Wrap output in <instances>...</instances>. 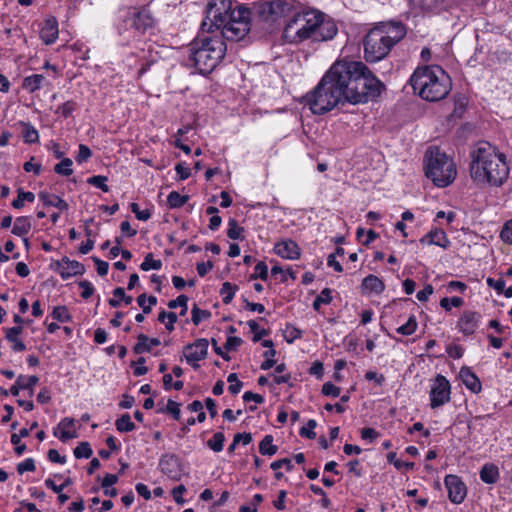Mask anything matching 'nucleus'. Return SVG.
<instances>
[{"instance_id": "obj_36", "label": "nucleus", "mask_w": 512, "mask_h": 512, "mask_svg": "<svg viewBox=\"0 0 512 512\" xmlns=\"http://www.w3.org/2000/svg\"><path fill=\"white\" fill-rule=\"evenodd\" d=\"M35 196L32 192H24L21 189L18 191V197L12 202V206L16 209H20L24 206V202H33Z\"/></svg>"}, {"instance_id": "obj_49", "label": "nucleus", "mask_w": 512, "mask_h": 512, "mask_svg": "<svg viewBox=\"0 0 512 512\" xmlns=\"http://www.w3.org/2000/svg\"><path fill=\"white\" fill-rule=\"evenodd\" d=\"M387 459L390 463H393L394 466L397 468V469H402V468H405V469H412L414 467V463L412 462H404L402 460H398L396 458V453L395 452H390L388 455H387Z\"/></svg>"}, {"instance_id": "obj_40", "label": "nucleus", "mask_w": 512, "mask_h": 512, "mask_svg": "<svg viewBox=\"0 0 512 512\" xmlns=\"http://www.w3.org/2000/svg\"><path fill=\"white\" fill-rule=\"evenodd\" d=\"M211 316V312L208 310H201L197 307V305H194L191 311V320L194 325H199V323L203 319H208Z\"/></svg>"}, {"instance_id": "obj_30", "label": "nucleus", "mask_w": 512, "mask_h": 512, "mask_svg": "<svg viewBox=\"0 0 512 512\" xmlns=\"http://www.w3.org/2000/svg\"><path fill=\"white\" fill-rule=\"evenodd\" d=\"M236 290H237V286L233 285L230 282H224L222 284L220 294H221L222 300L225 304H229L232 301Z\"/></svg>"}, {"instance_id": "obj_12", "label": "nucleus", "mask_w": 512, "mask_h": 512, "mask_svg": "<svg viewBox=\"0 0 512 512\" xmlns=\"http://www.w3.org/2000/svg\"><path fill=\"white\" fill-rule=\"evenodd\" d=\"M208 345L209 342L207 339L200 338L183 348L186 361L191 364L194 369H198L200 367L198 362L206 358Z\"/></svg>"}, {"instance_id": "obj_1", "label": "nucleus", "mask_w": 512, "mask_h": 512, "mask_svg": "<svg viewBox=\"0 0 512 512\" xmlns=\"http://www.w3.org/2000/svg\"><path fill=\"white\" fill-rule=\"evenodd\" d=\"M384 84L361 61L338 60L317 86L305 96L314 114L322 115L338 105L361 104L378 97Z\"/></svg>"}, {"instance_id": "obj_15", "label": "nucleus", "mask_w": 512, "mask_h": 512, "mask_svg": "<svg viewBox=\"0 0 512 512\" xmlns=\"http://www.w3.org/2000/svg\"><path fill=\"white\" fill-rule=\"evenodd\" d=\"M274 252L284 259L295 260L300 257V248L298 244L291 240H282L275 244Z\"/></svg>"}, {"instance_id": "obj_33", "label": "nucleus", "mask_w": 512, "mask_h": 512, "mask_svg": "<svg viewBox=\"0 0 512 512\" xmlns=\"http://www.w3.org/2000/svg\"><path fill=\"white\" fill-rule=\"evenodd\" d=\"M45 486L57 493L59 501L64 503V494L62 493L64 488V481L58 483L55 479L49 477L45 480Z\"/></svg>"}, {"instance_id": "obj_10", "label": "nucleus", "mask_w": 512, "mask_h": 512, "mask_svg": "<svg viewBox=\"0 0 512 512\" xmlns=\"http://www.w3.org/2000/svg\"><path fill=\"white\" fill-rule=\"evenodd\" d=\"M286 24L283 30V38L287 43L299 44L304 42L303 25L300 15V4H296L293 13L285 20Z\"/></svg>"}, {"instance_id": "obj_37", "label": "nucleus", "mask_w": 512, "mask_h": 512, "mask_svg": "<svg viewBox=\"0 0 512 512\" xmlns=\"http://www.w3.org/2000/svg\"><path fill=\"white\" fill-rule=\"evenodd\" d=\"M331 301H332L331 290L329 288H325L321 291V293L314 300L313 308L318 311L322 304H329Z\"/></svg>"}, {"instance_id": "obj_44", "label": "nucleus", "mask_w": 512, "mask_h": 512, "mask_svg": "<svg viewBox=\"0 0 512 512\" xmlns=\"http://www.w3.org/2000/svg\"><path fill=\"white\" fill-rule=\"evenodd\" d=\"M74 455L76 458H89L92 455V449L88 442H81L75 449Z\"/></svg>"}, {"instance_id": "obj_2", "label": "nucleus", "mask_w": 512, "mask_h": 512, "mask_svg": "<svg viewBox=\"0 0 512 512\" xmlns=\"http://www.w3.org/2000/svg\"><path fill=\"white\" fill-rule=\"evenodd\" d=\"M250 9L242 5L233 7L232 0H209L202 31H219L227 41L242 40L250 31Z\"/></svg>"}, {"instance_id": "obj_38", "label": "nucleus", "mask_w": 512, "mask_h": 512, "mask_svg": "<svg viewBox=\"0 0 512 512\" xmlns=\"http://www.w3.org/2000/svg\"><path fill=\"white\" fill-rule=\"evenodd\" d=\"M228 230H227V236L230 239L236 240V239H242V232L244 231L243 227H240L235 219H230L228 222Z\"/></svg>"}, {"instance_id": "obj_63", "label": "nucleus", "mask_w": 512, "mask_h": 512, "mask_svg": "<svg viewBox=\"0 0 512 512\" xmlns=\"http://www.w3.org/2000/svg\"><path fill=\"white\" fill-rule=\"evenodd\" d=\"M185 491H186V488L184 485H179L172 490V496L176 503L183 504L185 502V500L182 497V494Z\"/></svg>"}, {"instance_id": "obj_5", "label": "nucleus", "mask_w": 512, "mask_h": 512, "mask_svg": "<svg viewBox=\"0 0 512 512\" xmlns=\"http://www.w3.org/2000/svg\"><path fill=\"white\" fill-rule=\"evenodd\" d=\"M225 40L222 34L195 39L187 48L186 65L196 68L201 74L212 72L226 54Z\"/></svg>"}, {"instance_id": "obj_7", "label": "nucleus", "mask_w": 512, "mask_h": 512, "mask_svg": "<svg viewBox=\"0 0 512 512\" xmlns=\"http://www.w3.org/2000/svg\"><path fill=\"white\" fill-rule=\"evenodd\" d=\"M425 174L438 187L453 182L457 171L453 160L438 147H430L425 154Z\"/></svg>"}, {"instance_id": "obj_31", "label": "nucleus", "mask_w": 512, "mask_h": 512, "mask_svg": "<svg viewBox=\"0 0 512 512\" xmlns=\"http://www.w3.org/2000/svg\"><path fill=\"white\" fill-rule=\"evenodd\" d=\"M225 436L222 432H216L211 439L207 441V446L214 452L223 450Z\"/></svg>"}, {"instance_id": "obj_47", "label": "nucleus", "mask_w": 512, "mask_h": 512, "mask_svg": "<svg viewBox=\"0 0 512 512\" xmlns=\"http://www.w3.org/2000/svg\"><path fill=\"white\" fill-rule=\"evenodd\" d=\"M248 326L250 328V330L254 333V337H253V341L254 342H258L260 341L264 336H267L268 335V331L265 330V329H261L259 330V325L257 324L256 321L254 320H250L248 321Z\"/></svg>"}, {"instance_id": "obj_60", "label": "nucleus", "mask_w": 512, "mask_h": 512, "mask_svg": "<svg viewBox=\"0 0 512 512\" xmlns=\"http://www.w3.org/2000/svg\"><path fill=\"white\" fill-rule=\"evenodd\" d=\"M91 156V150L86 145H80L78 155L76 156V161L78 163H82L87 161Z\"/></svg>"}, {"instance_id": "obj_24", "label": "nucleus", "mask_w": 512, "mask_h": 512, "mask_svg": "<svg viewBox=\"0 0 512 512\" xmlns=\"http://www.w3.org/2000/svg\"><path fill=\"white\" fill-rule=\"evenodd\" d=\"M44 79V76L41 74H34L25 77L22 83V87L30 93L35 92L41 87V84L44 81Z\"/></svg>"}, {"instance_id": "obj_25", "label": "nucleus", "mask_w": 512, "mask_h": 512, "mask_svg": "<svg viewBox=\"0 0 512 512\" xmlns=\"http://www.w3.org/2000/svg\"><path fill=\"white\" fill-rule=\"evenodd\" d=\"M31 230V222L28 217H18L14 222L12 233L17 236H24Z\"/></svg>"}, {"instance_id": "obj_27", "label": "nucleus", "mask_w": 512, "mask_h": 512, "mask_svg": "<svg viewBox=\"0 0 512 512\" xmlns=\"http://www.w3.org/2000/svg\"><path fill=\"white\" fill-rule=\"evenodd\" d=\"M39 382V378L37 376H29L26 377L24 375L18 376V386L22 388V390H28L29 395H33V388Z\"/></svg>"}, {"instance_id": "obj_53", "label": "nucleus", "mask_w": 512, "mask_h": 512, "mask_svg": "<svg viewBox=\"0 0 512 512\" xmlns=\"http://www.w3.org/2000/svg\"><path fill=\"white\" fill-rule=\"evenodd\" d=\"M500 237L505 243L512 244V219L504 224Z\"/></svg>"}, {"instance_id": "obj_29", "label": "nucleus", "mask_w": 512, "mask_h": 512, "mask_svg": "<svg viewBox=\"0 0 512 512\" xmlns=\"http://www.w3.org/2000/svg\"><path fill=\"white\" fill-rule=\"evenodd\" d=\"M188 200H189L188 195H180L176 191L170 192L167 197V202L171 208L182 207Z\"/></svg>"}, {"instance_id": "obj_54", "label": "nucleus", "mask_w": 512, "mask_h": 512, "mask_svg": "<svg viewBox=\"0 0 512 512\" xmlns=\"http://www.w3.org/2000/svg\"><path fill=\"white\" fill-rule=\"evenodd\" d=\"M39 197L45 205L59 206L62 203V199L53 194L41 193Z\"/></svg>"}, {"instance_id": "obj_56", "label": "nucleus", "mask_w": 512, "mask_h": 512, "mask_svg": "<svg viewBox=\"0 0 512 512\" xmlns=\"http://www.w3.org/2000/svg\"><path fill=\"white\" fill-rule=\"evenodd\" d=\"M254 270L255 274L252 276V278L259 277L262 280H266L268 278V268L264 262L257 263Z\"/></svg>"}, {"instance_id": "obj_16", "label": "nucleus", "mask_w": 512, "mask_h": 512, "mask_svg": "<svg viewBox=\"0 0 512 512\" xmlns=\"http://www.w3.org/2000/svg\"><path fill=\"white\" fill-rule=\"evenodd\" d=\"M58 24L54 17L47 18L41 29H40V38L43 40L45 44L53 43L58 37Z\"/></svg>"}, {"instance_id": "obj_21", "label": "nucleus", "mask_w": 512, "mask_h": 512, "mask_svg": "<svg viewBox=\"0 0 512 512\" xmlns=\"http://www.w3.org/2000/svg\"><path fill=\"white\" fill-rule=\"evenodd\" d=\"M499 477V469L493 463L485 464L480 470V479L486 484H495Z\"/></svg>"}, {"instance_id": "obj_42", "label": "nucleus", "mask_w": 512, "mask_h": 512, "mask_svg": "<svg viewBox=\"0 0 512 512\" xmlns=\"http://www.w3.org/2000/svg\"><path fill=\"white\" fill-rule=\"evenodd\" d=\"M107 180H108V178L106 176L96 175V176H92V177L88 178L87 182L89 184L101 189L103 192H108L109 187L106 184Z\"/></svg>"}, {"instance_id": "obj_64", "label": "nucleus", "mask_w": 512, "mask_h": 512, "mask_svg": "<svg viewBox=\"0 0 512 512\" xmlns=\"http://www.w3.org/2000/svg\"><path fill=\"white\" fill-rule=\"evenodd\" d=\"M467 289V285L461 281H451L447 284L448 292L459 291L463 293Z\"/></svg>"}, {"instance_id": "obj_35", "label": "nucleus", "mask_w": 512, "mask_h": 512, "mask_svg": "<svg viewBox=\"0 0 512 512\" xmlns=\"http://www.w3.org/2000/svg\"><path fill=\"white\" fill-rule=\"evenodd\" d=\"M161 267H162L161 260L153 259V254L152 253H148L145 256L144 261L140 265V268L143 271H148L150 269L159 270V269H161Z\"/></svg>"}, {"instance_id": "obj_41", "label": "nucleus", "mask_w": 512, "mask_h": 512, "mask_svg": "<svg viewBox=\"0 0 512 512\" xmlns=\"http://www.w3.org/2000/svg\"><path fill=\"white\" fill-rule=\"evenodd\" d=\"M228 383H230L228 390L231 394L236 395L242 389L243 383L238 379L236 373H231L227 377Z\"/></svg>"}, {"instance_id": "obj_59", "label": "nucleus", "mask_w": 512, "mask_h": 512, "mask_svg": "<svg viewBox=\"0 0 512 512\" xmlns=\"http://www.w3.org/2000/svg\"><path fill=\"white\" fill-rule=\"evenodd\" d=\"M486 282L489 287L495 289L498 293H502L506 285L505 281L502 278H487Z\"/></svg>"}, {"instance_id": "obj_13", "label": "nucleus", "mask_w": 512, "mask_h": 512, "mask_svg": "<svg viewBox=\"0 0 512 512\" xmlns=\"http://www.w3.org/2000/svg\"><path fill=\"white\" fill-rule=\"evenodd\" d=\"M448 491V498L454 504H460L464 501L467 488L460 477L456 475H447L444 479Z\"/></svg>"}, {"instance_id": "obj_28", "label": "nucleus", "mask_w": 512, "mask_h": 512, "mask_svg": "<svg viewBox=\"0 0 512 512\" xmlns=\"http://www.w3.org/2000/svg\"><path fill=\"white\" fill-rule=\"evenodd\" d=\"M115 426L119 432H131L135 429V424L131 421V417L128 413L118 418L115 422Z\"/></svg>"}, {"instance_id": "obj_39", "label": "nucleus", "mask_w": 512, "mask_h": 512, "mask_svg": "<svg viewBox=\"0 0 512 512\" xmlns=\"http://www.w3.org/2000/svg\"><path fill=\"white\" fill-rule=\"evenodd\" d=\"M417 321L414 315L410 316L408 321L397 328V332L402 335H411L416 331Z\"/></svg>"}, {"instance_id": "obj_34", "label": "nucleus", "mask_w": 512, "mask_h": 512, "mask_svg": "<svg viewBox=\"0 0 512 512\" xmlns=\"http://www.w3.org/2000/svg\"><path fill=\"white\" fill-rule=\"evenodd\" d=\"M188 297L186 295H180L174 300H170L168 302V307L170 309H176L177 306L181 307L180 316H185L188 310L187 306Z\"/></svg>"}, {"instance_id": "obj_8", "label": "nucleus", "mask_w": 512, "mask_h": 512, "mask_svg": "<svg viewBox=\"0 0 512 512\" xmlns=\"http://www.w3.org/2000/svg\"><path fill=\"white\" fill-rule=\"evenodd\" d=\"M300 15L304 31V41L312 40L320 42L331 40L338 32L335 22L330 19H325V15L319 11L300 10Z\"/></svg>"}, {"instance_id": "obj_43", "label": "nucleus", "mask_w": 512, "mask_h": 512, "mask_svg": "<svg viewBox=\"0 0 512 512\" xmlns=\"http://www.w3.org/2000/svg\"><path fill=\"white\" fill-rule=\"evenodd\" d=\"M84 266L77 261L66 260V276L83 274Z\"/></svg>"}, {"instance_id": "obj_57", "label": "nucleus", "mask_w": 512, "mask_h": 512, "mask_svg": "<svg viewBox=\"0 0 512 512\" xmlns=\"http://www.w3.org/2000/svg\"><path fill=\"white\" fill-rule=\"evenodd\" d=\"M35 469V463L32 458H28L17 465V471L19 474H23L26 471H34Z\"/></svg>"}, {"instance_id": "obj_58", "label": "nucleus", "mask_w": 512, "mask_h": 512, "mask_svg": "<svg viewBox=\"0 0 512 512\" xmlns=\"http://www.w3.org/2000/svg\"><path fill=\"white\" fill-rule=\"evenodd\" d=\"M282 467H285L288 471H290L293 469V464L289 458H283L271 463V468L275 471Z\"/></svg>"}, {"instance_id": "obj_19", "label": "nucleus", "mask_w": 512, "mask_h": 512, "mask_svg": "<svg viewBox=\"0 0 512 512\" xmlns=\"http://www.w3.org/2000/svg\"><path fill=\"white\" fill-rule=\"evenodd\" d=\"M421 243H428L431 245H437L440 247H446L448 244V239L446 237L445 232L442 229H435L430 231L427 235H425L421 240Z\"/></svg>"}, {"instance_id": "obj_32", "label": "nucleus", "mask_w": 512, "mask_h": 512, "mask_svg": "<svg viewBox=\"0 0 512 512\" xmlns=\"http://www.w3.org/2000/svg\"><path fill=\"white\" fill-rule=\"evenodd\" d=\"M22 136L27 143H35L38 141L37 130L28 123H22Z\"/></svg>"}, {"instance_id": "obj_23", "label": "nucleus", "mask_w": 512, "mask_h": 512, "mask_svg": "<svg viewBox=\"0 0 512 512\" xmlns=\"http://www.w3.org/2000/svg\"><path fill=\"white\" fill-rule=\"evenodd\" d=\"M362 287L368 292L380 294L384 291L383 281L375 275H368L362 281Z\"/></svg>"}, {"instance_id": "obj_18", "label": "nucleus", "mask_w": 512, "mask_h": 512, "mask_svg": "<svg viewBox=\"0 0 512 512\" xmlns=\"http://www.w3.org/2000/svg\"><path fill=\"white\" fill-rule=\"evenodd\" d=\"M463 384L473 393H479L482 389L479 378L468 367L461 368L459 372Z\"/></svg>"}, {"instance_id": "obj_48", "label": "nucleus", "mask_w": 512, "mask_h": 512, "mask_svg": "<svg viewBox=\"0 0 512 512\" xmlns=\"http://www.w3.org/2000/svg\"><path fill=\"white\" fill-rule=\"evenodd\" d=\"M463 305V299L460 297H452V298H442L440 301V306L445 310L449 311L451 306L460 307Z\"/></svg>"}, {"instance_id": "obj_6", "label": "nucleus", "mask_w": 512, "mask_h": 512, "mask_svg": "<svg viewBox=\"0 0 512 512\" xmlns=\"http://www.w3.org/2000/svg\"><path fill=\"white\" fill-rule=\"evenodd\" d=\"M409 82L413 91L429 102L444 99L452 87L450 76L438 65L418 67Z\"/></svg>"}, {"instance_id": "obj_17", "label": "nucleus", "mask_w": 512, "mask_h": 512, "mask_svg": "<svg viewBox=\"0 0 512 512\" xmlns=\"http://www.w3.org/2000/svg\"><path fill=\"white\" fill-rule=\"evenodd\" d=\"M477 324V314L473 311H465L458 321V328L465 335H471L475 332Z\"/></svg>"}, {"instance_id": "obj_11", "label": "nucleus", "mask_w": 512, "mask_h": 512, "mask_svg": "<svg viewBox=\"0 0 512 512\" xmlns=\"http://www.w3.org/2000/svg\"><path fill=\"white\" fill-rule=\"evenodd\" d=\"M451 386L445 376L438 374L430 389V406L432 409L443 406L450 401Z\"/></svg>"}, {"instance_id": "obj_61", "label": "nucleus", "mask_w": 512, "mask_h": 512, "mask_svg": "<svg viewBox=\"0 0 512 512\" xmlns=\"http://www.w3.org/2000/svg\"><path fill=\"white\" fill-rule=\"evenodd\" d=\"M433 287L430 284H427L424 289L417 292L416 298L420 302H425L428 300L429 296L433 294Z\"/></svg>"}, {"instance_id": "obj_46", "label": "nucleus", "mask_w": 512, "mask_h": 512, "mask_svg": "<svg viewBox=\"0 0 512 512\" xmlns=\"http://www.w3.org/2000/svg\"><path fill=\"white\" fill-rule=\"evenodd\" d=\"M241 438H244V445H248L252 441L250 433H237L234 435L232 444L228 447V452L233 453L236 445L240 443Z\"/></svg>"}, {"instance_id": "obj_4", "label": "nucleus", "mask_w": 512, "mask_h": 512, "mask_svg": "<svg viewBox=\"0 0 512 512\" xmlns=\"http://www.w3.org/2000/svg\"><path fill=\"white\" fill-rule=\"evenodd\" d=\"M406 33V27L400 21L381 22L373 27L364 39L366 61L377 62L384 59Z\"/></svg>"}, {"instance_id": "obj_20", "label": "nucleus", "mask_w": 512, "mask_h": 512, "mask_svg": "<svg viewBox=\"0 0 512 512\" xmlns=\"http://www.w3.org/2000/svg\"><path fill=\"white\" fill-rule=\"evenodd\" d=\"M158 345H160V340L158 338H149L145 334H139L137 337V343L134 346V352L136 354L150 352L153 346Z\"/></svg>"}, {"instance_id": "obj_9", "label": "nucleus", "mask_w": 512, "mask_h": 512, "mask_svg": "<svg viewBox=\"0 0 512 512\" xmlns=\"http://www.w3.org/2000/svg\"><path fill=\"white\" fill-rule=\"evenodd\" d=\"M298 2L295 0H261L250 9V17L268 25L278 24L286 20Z\"/></svg>"}, {"instance_id": "obj_62", "label": "nucleus", "mask_w": 512, "mask_h": 512, "mask_svg": "<svg viewBox=\"0 0 512 512\" xmlns=\"http://www.w3.org/2000/svg\"><path fill=\"white\" fill-rule=\"evenodd\" d=\"M242 344V339L236 336L228 337L224 345L226 350H235Z\"/></svg>"}, {"instance_id": "obj_45", "label": "nucleus", "mask_w": 512, "mask_h": 512, "mask_svg": "<svg viewBox=\"0 0 512 512\" xmlns=\"http://www.w3.org/2000/svg\"><path fill=\"white\" fill-rule=\"evenodd\" d=\"M161 411L171 414L173 416V418L177 421L180 419V415H181L180 404L175 402L172 399L168 400L166 408Z\"/></svg>"}, {"instance_id": "obj_52", "label": "nucleus", "mask_w": 512, "mask_h": 512, "mask_svg": "<svg viewBox=\"0 0 512 512\" xmlns=\"http://www.w3.org/2000/svg\"><path fill=\"white\" fill-rule=\"evenodd\" d=\"M76 284L82 290L81 291L82 298L88 299L89 297H91L93 295L94 288L89 281L84 280V281L77 282Z\"/></svg>"}, {"instance_id": "obj_51", "label": "nucleus", "mask_w": 512, "mask_h": 512, "mask_svg": "<svg viewBox=\"0 0 512 512\" xmlns=\"http://www.w3.org/2000/svg\"><path fill=\"white\" fill-rule=\"evenodd\" d=\"M130 208L138 220L147 221L151 217L150 210H140L139 205L135 202L131 203Z\"/></svg>"}, {"instance_id": "obj_3", "label": "nucleus", "mask_w": 512, "mask_h": 512, "mask_svg": "<svg viewBox=\"0 0 512 512\" xmlns=\"http://www.w3.org/2000/svg\"><path fill=\"white\" fill-rule=\"evenodd\" d=\"M470 175L478 184L501 186L509 175L506 156L488 142H480L471 152Z\"/></svg>"}, {"instance_id": "obj_14", "label": "nucleus", "mask_w": 512, "mask_h": 512, "mask_svg": "<svg viewBox=\"0 0 512 512\" xmlns=\"http://www.w3.org/2000/svg\"><path fill=\"white\" fill-rule=\"evenodd\" d=\"M128 20L131 23V27L139 34H144L148 28L153 26V18L145 10L130 12Z\"/></svg>"}, {"instance_id": "obj_26", "label": "nucleus", "mask_w": 512, "mask_h": 512, "mask_svg": "<svg viewBox=\"0 0 512 512\" xmlns=\"http://www.w3.org/2000/svg\"><path fill=\"white\" fill-rule=\"evenodd\" d=\"M278 451V447L273 444V436L266 435L262 441L259 443V452L262 455L272 456L276 454Z\"/></svg>"}, {"instance_id": "obj_55", "label": "nucleus", "mask_w": 512, "mask_h": 512, "mask_svg": "<svg viewBox=\"0 0 512 512\" xmlns=\"http://www.w3.org/2000/svg\"><path fill=\"white\" fill-rule=\"evenodd\" d=\"M341 389L337 386H335L331 382H326L322 386V393L325 396H332V397H338L340 395Z\"/></svg>"}, {"instance_id": "obj_22", "label": "nucleus", "mask_w": 512, "mask_h": 512, "mask_svg": "<svg viewBox=\"0 0 512 512\" xmlns=\"http://www.w3.org/2000/svg\"><path fill=\"white\" fill-rule=\"evenodd\" d=\"M23 332V327L18 325L15 327L6 329V338L8 341L13 343L14 351H24L26 349L25 344L18 338V335Z\"/></svg>"}, {"instance_id": "obj_50", "label": "nucleus", "mask_w": 512, "mask_h": 512, "mask_svg": "<svg viewBox=\"0 0 512 512\" xmlns=\"http://www.w3.org/2000/svg\"><path fill=\"white\" fill-rule=\"evenodd\" d=\"M317 426V423L315 420L313 419H310L308 422H307V426L306 427H302L300 429V435L302 437H306L308 439H314L316 437V433L314 432V428Z\"/></svg>"}]
</instances>
